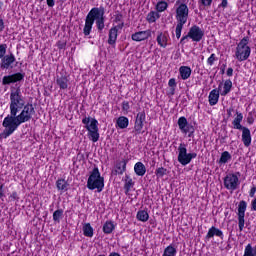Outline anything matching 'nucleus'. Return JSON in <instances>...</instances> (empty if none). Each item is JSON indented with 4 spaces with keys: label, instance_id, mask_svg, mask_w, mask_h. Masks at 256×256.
I'll return each instance as SVG.
<instances>
[{
    "label": "nucleus",
    "instance_id": "f257e3e1",
    "mask_svg": "<svg viewBox=\"0 0 256 256\" xmlns=\"http://www.w3.org/2000/svg\"><path fill=\"white\" fill-rule=\"evenodd\" d=\"M35 115V107L31 103H27L21 110L19 114L7 115L3 122L2 126L4 127L1 137L7 139L10 135H13L20 125L27 123L33 119Z\"/></svg>",
    "mask_w": 256,
    "mask_h": 256
},
{
    "label": "nucleus",
    "instance_id": "f03ea898",
    "mask_svg": "<svg viewBox=\"0 0 256 256\" xmlns=\"http://www.w3.org/2000/svg\"><path fill=\"white\" fill-rule=\"evenodd\" d=\"M27 104H25V98L21 93V88L17 87L11 88L10 91V114L15 115L21 113V109H23Z\"/></svg>",
    "mask_w": 256,
    "mask_h": 256
},
{
    "label": "nucleus",
    "instance_id": "7ed1b4c3",
    "mask_svg": "<svg viewBox=\"0 0 256 256\" xmlns=\"http://www.w3.org/2000/svg\"><path fill=\"white\" fill-rule=\"evenodd\" d=\"M105 187V178L101 177L99 168L95 167L87 180V188L90 191H95L97 189L98 193H101Z\"/></svg>",
    "mask_w": 256,
    "mask_h": 256
},
{
    "label": "nucleus",
    "instance_id": "20e7f679",
    "mask_svg": "<svg viewBox=\"0 0 256 256\" xmlns=\"http://www.w3.org/2000/svg\"><path fill=\"white\" fill-rule=\"evenodd\" d=\"M237 117L232 121L233 129H237L238 131H242V142L246 147L251 146V130L249 128L241 125L243 121V113L236 112Z\"/></svg>",
    "mask_w": 256,
    "mask_h": 256
},
{
    "label": "nucleus",
    "instance_id": "39448f33",
    "mask_svg": "<svg viewBox=\"0 0 256 256\" xmlns=\"http://www.w3.org/2000/svg\"><path fill=\"white\" fill-rule=\"evenodd\" d=\"M86 18L94 23L96 21V26L100 33L105 29V8L103 6L92 8Z\"/></svg>",
    "mask_w": 256,
    "mask_h": 256
},
{
    "label": "nucleus",
    "instance_id": "423d86ee",
    "mask_svg": "<svg viewBox=\"0 0 256 256\" xmlns=\"http://www.w3.org/2000/svg\"><path fill=\"white\" fill-rule=\"evenodd\" d=\"M83 125H85V129L88 131V139L93 143H97L99 141V122L95 118L84 117L82 119Z\"/></svg>",
    "mask_w": 256,
    "mask_h": 256
},
{
    "label": "nucleus",
    "instance_id": "0eeeda50",
    "mask_svg": "<svg viewBox=\"0 0 256 256\" xmlns=\"http://www.w3.org/2000/svg\"><path fill=\"white\" fill-rule=\"evenodd\" d=\"M250 56L251 47H249V36H246L237 44L235 57L239 61H247Z\"/></svg>",
    "mask_w": 256,
    "mask_h": 256
},
{
    "label": "nucleus",
    "instance_id": "6e6552de",
    "mask_svg": "<svg viewBox=\"0 0 256 256\" xmlns=\"http://www.w3.org/2000/svg\"><path fill=\"white\" fill-rule=\"evenodd\" d=\"M197 158V153L191 152L187 153V144L180 143L178 146V162L180 165H183V167L189 165L193 159Z\"/></svg>",
    "mask_w": 256,
    "mask_h": 256
},
{
    "label": "nucleus",
    "instance_id": "1a4fd4ad",
    "mask_svg": "<svg viewBox=\"0 0 256 256\" xmlns=\"http://www.w3.org/2000/svg\"><path fill=\"white\" fill-rule=\"evenodd\" d=\"M241 177V172H236L235 174H227L224 178V187L228 191H237L241 182L239 181Z\"/></svg>",
    "mask_w": 256,
    "mask_h": 256
},
{
    "label": "nucleus",
    "instance_id": "9d476101",
    "mask_svg": "<svg viewBox=\"0 0 256 256\" xmlns=\"http://www.w3.org/2000/svg\"><path fill=\"white\" fill-rule=\"evenodd\" d=\"M189 19V7L182 3L176 8V21L179 24L185 25Z\"/></svg>",
    "mask_w": 256,
    "mask_h": 256
},
{
    "label": "nucleus",
    "instance_id": "9b49d317",
    "mask_svg": "<svg viewBox=\"0 0 256 256\" xmlns=\"http://www.w3.org/2000/svg\"><path fill=\"white\" fill-rule=\"evenodd\" d=\"M247 211V202L242 200L238 205V227L239 231L245 229V212Z\"/></svg>",
    "mask_w": 256,
    "mask_h": 256
},
{
    "label": "nucleus",
    "instance_id": "f8f14e48",
    "mask_svg": "<svg viewBox=\"0 0 256 256\" xmlns=\"http://www.w3.org/2000/svg\"><path fill=\"white\" fill-rule=\"evenodd\" d=\"M16 61L17 59L15 58V55L10 53L1 59L0 69H2V71L13 69V65H15Z\"/></svg>",
    "mask_w": 256,
    "mask_h": 256
},
{
    "label": "nucleus",
    "instance_id": "ddd939ff",
    "mask_svg": "<svg viewBox=\"0 0 256 256\" xmlns=\"http://www.w3.org/2000/svg\"><path fill=\"white\" fill-rule=\"evenodd\" d=\"M188 37L192 39V41L199 43V41H201V39L205 37V32L201 30L199 26L194 25L190 28L188 32Z\"/></svg>",
    "mask_w": 256,
    "mask_h": 256
},
{
    "label": "nucleus",
    "instance_id": "4468645a",
    "mask_svg": "<svg viewBox=\"0 0 256 256\" xmlns=\"http://www.w3.org/2000/svg\"><path fill=\"white\" fill-rule=\"evenodd\" d=\"M145 119H146L145 111L139 112L136 115L135 124H134V131L136 135H141V133H143L142 132L143 126H144L143 123H145Z\"/></svg>",
    "mask_w": 256,
    "mask_h": 256
},
{
    "label": "nucleus",
    "instance_id": "2eb2a0df",
    "mask_svg": "<svg viewBox=\"0 0 256 256\" xmlns=\"http://www.w3.org/2000/svg\"><path fill=\"white\" fill-rule=\"evenodd\" d=\"M23 79H25V74L21 72L7 75L3 77L2 85H11V83H18V81H23Z\"/></svg>",
    "mask_w": 256,
    "mask_h": 256
},
{
    "label": "nucleus",
    "instance_id": "dca6fc26",
    "mask_svg": "<svg viewBox=\"0 0 256 256\" xmlns=\"http://www.w3.org/2000/svg\"><path fill=\"white\" fill-rule=\"evenodd\" d=\"M127 163L129 160L122 159L121 161L116 162L114 169L112 170V175H123L127 171Z\"/></svg>",
    "mask_w": 256,
    "mask_h": 256
},
{
    "label": "nucleus",
    "instance_id": "f3484780",
    "mask_svg": "<svg viewBox=\"0 0 256 256\" xmlns=\"http://www.w3.org/2000/svg\"><path fill=\"white\" fill-rule=\"evenodd\" d=\"M119 29H123V23L121 25L114 26L109 30V45H115V43H117V33H119Z\"/></svg>",
    "mask_w": 256,
    "mask_h": 256
},
{
    "label": "nucleus",
    "instance_id": "a211bd4d",
    "mask_svg": "<svg viewBox=\"0 0 256 256\" xmlns=\"http://www.w3.org/2000/svg\"><path fill=\"white\" fill-rule=\"evenodd\" d=\"M151 37V30H146V31H139L134 34H132L131 39L132 41H145V39H149Z\"/></svg>",
    "mask_w": 256,
    "mask_h": 256
},
{
    "label": "nucleus",
    "instance_id": "6ab92c4d",
    "mask_svg": "<svg viewBox=\"0 0 256 256\" xmlns=\"http://www.w3.org/2000/svg\"><path fill=\"white\" fill-rule=\"evenodd\" d=\"M56 85H58L59 89H67L69 87V78L65 75H57Z\"/></svg>",
    "mask_w": 256,
    "mask_h": 256
},
{
    "label": "nucleus",
    "instance_id": "aec40b11",
    "mask_svg": "<svg viewBox=\"0 0 256 256\" xmlns=\"http://www.w3.org/2000/svg\"><path fill=\"white\" fill-rule=\"evenodd\" d=\"M213 237H220V239H223V231H221L219 228L215 226H212L208 230V233L205 236V239H213Z\"/></svg>",
    "mask_w": 256,
    "mask_h": 256
},
{
    "label": "nucleus",
    "instance_id": "412c9836",
    "mask_svg": "<svg viewBox=\"0 0 256 256\" xmlns=\"http://www.w3.org/2000/svg\"><path fill=\"white\" fill-rule=\"evenodd\" d=\"M209 105L213 107L214 105H217L219 103V90L213 89L208 96Z\"/></svg>",
    "mask_w": 256,
    "mask_h": 256
},
{
    "label": "nucleus",
    "instance_id": "4be33fe9",
    "mask_svg": "<svg viewBox=\"0 0 256 256\" xmlns=\"http://www.w3.org/2000/svg\"><path fill=\"white\" fill-rule=\"evenodd\" d=\"M134 173L138 177H143L147 173V168L145 167V164H143V162H137L134 165Z\"/></svg>",
    "mask_w": 256,
    "mask_h": 256
},
{
    "label": "nucleus",
    "instance_id": "5701e85b",
    "mask_svg": "<svg viewBox=\"0 0 256 256\" xmlns=\"http://www.w3.org/2000/svg\"><path fill=\"white\" fill-rule=\"evenodd\" d=\"M179 73H180V77L183 81H187V79H189V77H191V67L189 66H181L179 68Z\"/></svg>",
    "mask_w": 256,
    "mask_h": 256
},
{
    "label": "nucleus",
    "instance_id": "b1692460",
    "mask_svg": "<svg viewBox=\"0 0 256 256\" xmlns=\"http://www.w3.org/2000/svg\"><path fill=\"white\" fill-rule=\"evenodd\" d=\"M94 23H95L94 21H92L86 17L85 25H84V29H83V33H84L85 37H88V35H91V31L93 29Z\"/></svg>",
    "mask_w": 256,
    "mask_h": 256
},
{
    "label": "nucleus",
    "instance_id": "393cba45",
    "mask_svg": "<svg viewBox=\"0 0 256 256\" xmlns=\"http://www.w3.org/2000/svg\"><path fill=\"white\" fill-rule=\"evenodd\" d=\"M116 125L119 129H127L129 127V118L120 116L116 121Z\"/></svg>",
    "mask_w": 256,
    "mask_h": 256
},
{
    "label": "nucleus",
    "instance_id": "a878e982",
    "mask_svg": "<svg viewBox=\"0 0 256 256\" xmlns=\"http://www.w3.org/2000/svg\"><path fill=\"white\" fill-rule=\"evenodd\" d=\"M190 126H192V124H189L185 116H182L178 119V127L182 133L186 131Z\"/></svg>",
    "mask_w": 256,
    "mask_h": 256
},
{
    "label": "nucleus",
    "instance_id": "bb28decb",
    "mask_svg": "<svg viewBox=\"0 0 256 256\" xmlns=\"http://www.w3.org/2000/svg\"><path fill=\"white\" fill-rule=\"evenodd\" d=\"M134 186H135V182H133V179L129 175H126L125 183H124V190L126 195L127 193H129V191H131V189H133Z\"/></svg>",
    "mask_w": 256,
    "mask_h": 256
},
{
    "label": "nucleus",
    "instance_id": "cd10ccee",
    "mask_svg": "<svg viewBox=\"0 0 256 256\" xmlns=\"http://www.w3.org/2000/svg\"><path fill=\"white\" fill-rule=\"evenodd\" d=\"M115 231V224L113 221H106L103 225V232L105 235H111Z\"/></svg>",
    "mask_w": 256,
    "mask_h": 256
},
{
    "label": "nucleus",
    "instance_id": "c85d7f7f",
    "mask_svg": "<svg viewBox=\"0 0 256 256\" xmlns=\"http://www.w3.org/2000/svg\"><path fill=\"white\" fill-rule=\"evenodd\" d=\"M136 218L138 221H142V223H147V221H149V213L145 210H139L137 212Z\"/></svg>",
    "mask_w": 256,
    "mask_h": 256
},
{
    "label": "nucleus",
    "instance_id": "c756f323",
    "mask_svg": "<svg viewBox=\"0 0 256 256\" xmlns=\"http://www.w3.org/2000/svg\"><path fill=\"white\" fill-rule=\"evenodd\" d=\"M233 87V82L228 79L224 82V90L221 92L222 97H225V95H229L231 93V88Z\"/></svg>",
    "mask_w": 256,
    "mask_h": 256
},
{
    "label": "nucleus",
    "instance_id": "7c9ffc66",
    "mask_svg": "<svg viewBox=\"0 0 256 256\" xmlns=\"http://www.w3.org/2000/svg\"><path fill=\"white\" fill-rule=\"evenodd\" d=\"M231 159H232L231 153H229V151H224L220 156L219 163L221 165H225V163H227L228 161H231Z\"/></svg>",
    "mask_w": 256,
    "mask_h": 256
},
{
    "label": "nucleus",
    "instance_id": "2f4dec72",
    "mask_svg": "<svg viewBox=\"0 0 256 256\" xmlns=\"http://www.w3.org/2000/svg\"><path fill=\"white\" fill-rule=\"evenodd\" d=\"M56 187H57L58 191H67V189L69 187V183H67V181H65V179H59L56 182Z\"/></svg>",
    "mask_w": 256,
    "mask_h": 256
},
{
    "label": "nucleus",
    "instance_id": "473e14b6",
    "mask_svg": "<svg viewBox=\"0 0 256 256\" xmlns=\"http://www.w3.org/2000/svg\"><path fill=\"white\" fill-rule=\"evenodd\" d=\"M156 41H157L158 45H160V47H163L164 49H165V47H167V36H165V34L160 33L157 36Z\"/></svg>",
    "mask_w": 256,
    "mask_h": 256
},
{
    "label": "nucleus",
    "instance_id": "72a5a7b5",
    "mask_svg": "<svg viewBox=\"0 0 256 256\" xmlns=\"http://www.w3.org/2000/svg\"><path fill=\"white\" fill-rule=\"evenodd\" d=\"M83 234L85 237H93V227L90 223H86L83 226Z\"/></svg>",
    "mask_w": 256,
    "mask_h": 256
},
{
    "label": "nucleus",
    "instance_id": "f704fd0d",
    "mask_svg": "<svg viewBox=\"0 0 256 256\" xmlns=\"http://www.w3.org/2000/svg\"><path fill=\"white\" fill-rule=\"evenodd\" d=\"M177 255V249L173 247V245H169L164 249V253L162 256H175Z\"/></svg>",
    "mask_w": 256,
    "mask_h": 256
},
{
    "label": "nucleus",
    "instance_id": "c9c22d12",
    "mask_svg": "<svg viewBox=\"0 0 256 256\" xmlns=\"http://www.w3.org/2000/svg\"><path fill=\"white\" fill-rule=\"evenodd\" d=\"M169 4L166 1H160L156 4V11L158 13H163V11H167Z\"/></svg>",
    "mask_w": 256,
    "mask_h": 256
},
{
    "label": "nucleus",
    "instance_id": "e433bc0d",
    "mask_svg": "<svg viewBox=\"0 0 256 256\" xmlns=\"http://www.w3.org/2000/svg\"><path fill=\"white\" fill-rule=\"evenodd\" d=\"M159 17H161V15H159V12L151 11L147 15V21L149 23H155L157 19H159Z\"/></svg>",
    "mask_w": 256,
    "mask_h": 256
},
{
    "label": "nucleus",
    "instance_id": "4c0bfd02",
    "mask_svg": "<svg viewBox=\"0 0 256 256\" xmlns=\"http://www.w3.org/2000/svg\"><path fill=\"white\" fill-rule=\"evenodd\" d=\"M61 219H63V209H58L53 213V221L55 223H61Z\"/></svg>",
    "mask_w": 256,
    "mask_h": 256
},
{
    "label": "nucleus",
    "instance_id": "58836bf2",
    "mask_svg": "<svg viewBox=\"0 0 256 256\" xmlns=\"http://www.w3.org/2000/svg\"><path fill=\"white\" fill-rule=\"evenodd\" d=\"M243 256H256V250L255 248H253V246H251V244H248L245 247L244 250V255Z\"/></svg>",
    "mask_w": 256,
    "mask_h": 256
},
{
    "label": "nucleus",
    "instance_id": "ea45409f",
    "mask_svg": "<svg viewBox=\"0 0 256 256\" xmlns=\"http://www.w3.org/2000/svg\"><path fill=\"white\" fill-rule=\"evenodd\" d=\"M155 175L156 177H158V179H161L162 177H165V175H167V168H157L155 171Z\"/></svg>",
    "mask_w": 256,
    "mask_h": 256
},
{
    "label": "nucleus",
    "instance_id": "a19ab883",
    "mask_svg": "<svg viewBox=\"0 0 256 256\" xmlns=\"http://www.w3.org/2000/svg\"><path fill=\"white\" fill-rule=\"evenodd\" d=\"M184 25H185V24H179V23H177V25H176V30H175L176 38H177V39H181V32L183 31Z\"/></svg>",
    "mask_w": 256,
    "mask_h": 256
},
{
    "label": "nucleus",
    "instance_id": "79ce46f5",
    "mask_svg": "<svg viewBox=\"0 0 256 256\" xmlns=\"http://www.w3.org/2000/svg\"><path fill=\"white\" fill-rule=\"evenodd\" d=\"M7 54V44H0V59L5 57Z\"/></svg>",
    "mask_w": 256,
    "mask_h": 256
},
{
    "label": "nucleus",
    "instance_id": "37998d69",
    "mask_svg": "<svg viewBox=\"0 0 256 256\" xmlns=\"http://www.w3.org/2000/svg\"><path fill=\"white\" fill-rule=\"evenodd\" d=\"M183 133H185V135H187L188 133V137H193V134L195 133V127L193 125L188 126V128H186V130Z\"/></svg>",
    "mask_w": 256,
    "mask_h": 256
},
{
    "label": "nucleus",
    "instance_id": "c03bdc74",
    "mask_svg": "<svg viewBox=\"0 0 256 256\" xmlns=\"http://www.w3.org/2000/svg\"><path fill=\"white\" fill-rule=\"evenodd\" d=\"M215 61H217L215 54H211L210 57L207 59V63L210 66H212L215 63Z\"/></svg>",
    "mask_w": 256,
    "mask_h": 256
},
{
    "label": "nucleus",
    "instance_id": "a18cd8bd",
    "mask_svg": "<svg viewBox=\"0 0 256 256\" xmlns=\"http://www.w3.org/2000/svg\"><path fill=\"white\" fill-rule=\"evenodd\" d=\"M199 3L203 5L204 7H211V3H213V0H200Z\"/></svg>",
    "mask_w": 256,
    "mask_h": 256
},
{
    "label": "nucleus",
    "instance_id": "49530a36",
    "mask_svg": "<svg viewBox=\"0 0 256 256\" xmlns=\"http://www.w3.org/2000/svg\"><path fill=\"white\" fill-rule=\"evenodd\" d=\"M129 109H131V106L129 105V102L124 101V102L122 103V110H124L126 113H128V112H129Z\"/></svg>",
    "mask_w": 256,
    "mask_h": 256
},
{
    "label": "nucleus",
    "instance_id": "de8ad7c7",
    "mask_svg": "<svg viewBox=\"0 0 256 256\" xmlns=\"http://www.w3.org/2000/svg\"><path fill=\"white\" fill-rule=\"evenodd\" d=\"M9 201H19V195H17V192H13V193L9 196Z\"/></svg>",
    "mask_w": 256,
    "mask_h": 256
},
{
    "label": "nucleus",
    "instance_id": "09e8293b",
    "mask_svg": "<svg viewBox=\"0 0 256 256\" xmlns=\"http://www.w3.org/2000/svg\"><path fill=\"white\" fill-rule=\"evenodd\" d=\"M168 85L170 88H177V82H176L175 78H171L168 82Z\"/></svg>",
    "mask_w": 256,
    "mask_h": 256
},
{
    "label": "nucleus",
    "instance_id": "8fccbe9b",
    "mask_svg": "<svg viewBox=\"0 0 256 256\" xmlns=\"http://www.w3.org/2000/svg\"><path fill=\"white\" fill-rule=\"evenodd\" d=\"M189 34H187L186 36H183L182 38H181V40H180V43L181 44H185L186 43V41H189Z\"/></svg>",
    "mask_w": 256,
    "mask_h": 256
},
{
    "label": "nucleus",
    "instance_id": "3c124183",
    "mask_svg": "<svg viewBox=\"0 0 256 256\" xmlns=\"http://www.w3.org/2000/svg\"><path fill=\"white\" fill-rule=\"evenodd\" d=\"M5 30V22L0 18V33Z\"/></svg>",
    "mask_w": 256,
    "mask_h": 256
},
{
    "label": "nucleus",
    "instance_id": "603ef678",
    "mask_svg": "<svg viewBox=\"0 0 256 256\" xmlns=\"http://www.w3.org/2000/svg\"><path fill=\"white\" fill-rule=\"evenodd\" d=\"M48 7H55V0H46Z\"/></svg>",
    "mask_w": 256,
    "mask_h": 256
},
{
    "label": "nucleus",
    "instance_id": "864d4df0",
    "mask_svg": "<svg viewBox=\"0 0 256 256\" xmlns=\"http://www.w3.org/2000/svg\"><path fill=\"white\" fill-rule=\"evenodd\" d=\"M255 193H256V187L253 186V187L251 188V190H250L249 196H250V197H255Z\"/></svg>",
    "mask_w": 256,
    "mask_h": 256
},
{
    "label": "nucleus",
    "instance_id": "5fc2aeb1",
    "mask_svg": "<svg viewBox=\"0 0 256 256\" xmlns=\"http://www.w3.org/2000/svg\"><path fill=\"white\" fill-rule=\"evenodd\" d=\"M226 74L228 77H233V68H228Z\"/></svg>",
    "mask_w": 256,
    "mask_h": 256
},
{
    "label": "nucleus",
    "instance_id": "6e6d98bb",
    "mask_svg": "<svg viewBox=\"0 0 256 256\" xmlns=\"http://www.w3.org/2000/svg\"><path fill=\"white\" fill-rule=\"evenodd\" d=\"M228 2L227 0H222L220 7H223V9L227 8Z\"/></svg>",
    "mask_w": 256,
    "mask_h": 256
},
{
    "label": "nucleus",
    "instance_id": "4d7b16f0",
    "mask_svg": "<svg viewBox=\"0 0 256 256\" xmlns=\"http://www.w3.org/2000/svg\"><path fill=\"white\" fill-rule=\"evenodd\" d=\"M2 197H5V193L3 192V184L0 185V199H2Z\"/></svg>",
    "mask_w": 256,
    "mask_h": 256
},
{
    "label": "nucleus",
    "instance_id": "13d9d810",
    "mask_svg": "<svg viewBox=\"0 0 256 256\" xmlns=\"http://www.w3.org/2000/svg\"><path fill=\"white\" fill-rule=\"evenodd\" d=\"M254 121H255V119H253V117H248L247 118V123H249V125H253Z\"/></svg>",
    "mask_w": 256,
    "mask_h": 256
},
{
    "label": "nucleus",
    "instance_id": "bf43d9fd",
    "mask_svg": "<svg viewBox=\"0 0 256 256\" xmlns=\"http://www.w3.org/2000/svg\"><path fill=\"white\" fill-rule=\"evenodd\" d=\"M252 210L256 211V198L252 201Z\"/></svg>",
    "mask_w": 256,
    "mask_h": 256
},
{
    "label": "nucleus",
    "instance_id": "052dcab7",
    "mask_svg": "<svg viewBox=\"0 0 256 256\" xmlns=\"http://www.w3.org/2000/svg\"><path fill=\"white\" fill-rule=\"evenodd\" d=\"M175 89L176 88H170L169 95H175Z\"/></svg>",
    "mask_w": 256,
    "mask_h": 256
},
{
    "label": "nucleus",
    "instance_id": "680f3d73",
    "mask_svg": "<svg viewBox=\"0 0 256 256\" xmlns=\"http://www.w3.org/2000/svg\"><path fill=\"white\" fill-rule=\"evenodd\" d=\"M232 111H233V109H231V108H230V109H227V115H228V117H231V115H232V114H231V113H232Z\"/></svg>",
    "mask_w": 256,
    "mask_h": 256
},
{
    "label": "nucleus",
    "instance_id": "e2e57ef3",
    "mask_svg": "<svg viewBox=\"0 0 256 256\" xmlns=\"http://www.w3.org/2000/svg\"><path fill=\"white\" fill-rule=\"evenodd\" d=\"M3 9V2H0V11Z\"/></svg>",
    "mask_w": 256,
    "mask_h": 256
},
{
    "label": "nucleus",
    "instance_id": "0e129e2a",
    "mask_svg": "<svg viewBox=\"0 0 256 256\" xmlns=\"http://www.w3.org/2000/svg\"><path fill=\"white\" fill-rule=\"evenodd\" d=\"M221 85H222V84L219 85L218 89H221Z\"/></svg>",
    "mask_w": 256,
    "mask_h": 256
},
{
    "label": "nucleus",
    "instance_id": "69168bd1",
    "mask_svg": "<svg viewBox=\"0 0 256 256\" xmlns=\"http://www.w3.org/2000/svg\"><path fill=\"white\" fill-rule=\"evenodd\" d=\"M39 1H41V2H42L43 0H39Z\"/></svg>",
    "mask_w": 256,
    "mask_h": 256
}]
</instances>
